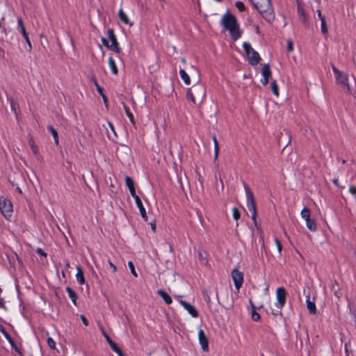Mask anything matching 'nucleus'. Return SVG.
Masks as SVG:
<instances>
[{
	"label": "nucleus",
	"mask_w": 356,
	"mask_h": 356,
	"mask_svg": "<svg viewBox=\"0 0 356 356\" xmlns=\"http://www.w3.org/2000/svg\"><path fill=\"white\" fill-rule=\"evenodd\" d=\"M221 24L229 32L234 40H236L241 38L242 32L239 29L236 18L233 15L227 12L221 19Z\"/></svg>",
	"instance_id": "1"
},
{
	"label": "nucleus",
	"mask_w": 356,
	"mask_h": 356,
	"mask_svg": "<svg viewBox=\"0 0 356 356\" xmlns=\"http://www.w3.org/2000/svg\"><path fill=\"white\" fill-rule=\"evenodd\" d=\"M261 16L269 23L275 19V13L270 0H249Z\"/></svg>",
	"instance_id": "2"
},
{
	"label": "nucleus",
	"mask_w": 356,
	"mask_h": 356,
	"mask_svg": "<svg viewBox=\"0 0 356 356\" xmlns=\"http://www.w3.org/2000/svg\"><path fill=\"white\" fill-rule=\"evenodd\" d=\"M337 82L341 85L342 89L349 94L353 95L356 92V79L353 77V84L349 83L348 76L332 66Z\"/></svg>",
	"instance_id": "3"
},
{
	"label": "nucleus",
	"mask_w": 356,
	"mask_h": 356,
	"mask_svg": "<svg viewBox=\"0 0 356 356\" xmlns=\"http://www.w3.org/2000/svg\"><path fill=\"white\" fill-rule=\"evenodd\" d=\"M186 95L193 104H200L206 95V88L202 83H197L188 90Z\"/></svg>",
	"instance_id": "4"
},
{
	"label": "nucleus",
	"mask_w": 356,
	"mask_h": 356,
	"mask_svg": "<svg viewBox=\"0 0 356 356\" xmlns=\"http://www.w3.org/2000/svg\"><path fill=\"white\" fill-rule=\"evenodd\" d=\"M244 188L247 197V207L249 211L252 213V219L253 220L254 225L257 228L259 234H261V237L262 238L261 229L257 221V209L253 193H252V191H250V189L249 188L246 184H244Z\"/></svg>",
	"instance_id": "5"
},
{
	"label": "nucleus",
	"mask_w": 356,
	"mask_h": 356,
	"mask_svg": "<svg viewBox=\"0 0 356 356\" xmlns=\"http://www.w3.org/2000/svg\"><path fill=\"white\" fill-rule=\"evenodd\" d=\"M286 291L284 287H279L276 289V302L275 307L278 309L276 312H273L274 316L281 314V310L286 303Z\"/></svg>",
	"instance_id": "6"
},
{
	"label": "nucleus",
	"mask_w": 356,
	"mask_h": 356,
	"mask_svg": "<svg viewBox=\"0 0 356 356\" xmlns=\"http://www.w3.org/2000/svg\"><path fill=\"white\" fill-rule=\"evenodd\" d=\"M108 40L102 38V43L108 49L115 51L120 52V48L118 46V42L117 41V38L115 35L114 31L113 29H108L107 31Z\"/></svg>",
	"instance_id": "7"
},
{
	"label": "nucleus",
	"mask_w": 356,
	"mask_h": 356,
	"mask_svg": "<svg viewBox=\"0 0 356 356\" xmlns=\"http://www.w3.org/2000/svg\"><path fill=\"white\" fill-rule=\"evenodd\" d=\"M243 47L248 56L249 63L252 65H255L258 64L261 59L259 54L256 51H254V49L248 42H244L243 44Z\"/></svg>",
	"instance_id": "8"
},
{
	"label": "nucleus",
	"mask_w": 356,
	"mask_h": 356,
	"mask_svg": "<svg viewBox=\"0 0 356 356\" xmlns=\"http://www.w3.org/2000/svg\"><path fill=\"white\" fill-rule=\"evenodd\" d=\"M0 211L7 219L10 218L13 215V204L8 199L4 197H0Z\"/></svg>",
	"instance_id": "9"
},
{
	"label": "nucleus",
	"mask_w": 356,
	"mask_h": 356,
	"mask_svg": "<svg viewBox=\"0 0 356 356\" xmlns=\"http://www.w3.org/2000/svg\"><path fill=\"white\" fill-rule=\"evenodd\" d=\"M300 215L305 220L307 227L312 232H316L317 225L315 220L310 218V210L307 207H304L301 211Z\"/></svg>",
	"instance_id": "10"
},
{
	"label": "nucleus",
	"mask_w": 356,
	"mask_h": 356,
	"mask_svg": "<svg viewBox=\"0 0 356 356\" xmlns=\"http://www.w3.org/2000/svg\"><path fill=\"white\" fill-rule=\"evenodd\" d=\"M232 277L235 287L238 290L243 282V275L238 269H234L232 272Z\"/></svg>",
	"instance_id": "11"
},
{
	"label": "nucleus",
	"mask_w": 356,
	"mask_h": 356,
	"mask_svg": "<svg viewBox=\"0 0 356 356\" xmlns=\"http://www.w3.org/2000/svg\"><path fill=\"white\" fill-rule=\"evenodd\" d=\"M179 303L193 318L198 317L199 312L192 305L183 300H180Z\"/></svg>",
	"instance_id": "12"
},
{
	"label": "nucleus",
	"mask_w": 356,
	"mask_h": 356,
	"mask_svg": "<svg viewBox=\"0 0 356 356\" xmlns=\"http://www.w3.org/2000/svg\"><path fill=\"white\" fill-rule=\"evenodd\" d=\"M261 74L263 79L261 80V82L264 86H266L268 83L269 78L271 76V72L270 70V65L268 64H265L263 65Z\"/></svg>",
	"instance_id": "13"
},
{
	"label": "nucleus",
	"mask_w": 356,
	"mask_h": 356,
	"mask_svg": "<svg viewBox=\"0 0 356 356\" xmlns=\"http://www.w3.org/2000/svg\"><path fill=\"white\" fill-rule=\"evenodd\" d=\"M198 339L204 351L209 350L208 339L203 330L200 329L198 331Z\"/></svg>",
	"instance_id": "14"
},
{
	"label": "nucleus",
	"mask_w": 356,
	"mask_h": 356,
	"mask_svg": "<svg viewBox=\"0 0 356 356\" xmlns=\"http://www.w3.org/2000/svg\"><path fill=\"white\" fill-rule=\"evenodd\" d=\"M136 204L140 211V215L142 218L147 221V216L145 211V209L143 205L142 201L140 197L136 198L135 200Z\"/></svg>",
	"instance_id": "15"
},
{
	"label": "nucleus",
	"mask_w": 356,
	"mask_h": 356,
	"mask_svg": "<svg viewBox=\"0 0 356 356\" xmlns=\"http://www.w3.org/2000/svg\"><path fill=\"white\" fill-rule=\"evenodd\" d=\"M76 278L77 282L80 284H85V278H84V275H83V272L82 270L81 267L79 265L76 266Z\"/></svg>",
	"instance_id": "16"
},
{
	"label": "nucleus",
	"mask_w": 356,
	"mask_h": 356,
	"mask_svg": "<svg viewBox=\"0 0 356 356\" xmlns=\"http://www.w3.org/2000/svg\"><path fill=\"white\" fill-rule=\"evenodd\" d=\"M157 294L159 295L162 298V299L164 300V302L166 304L170 305L172 303V298L164 290H163V289L158 290Z\"/></svg>",
	"instance_id": "17"
},
{
	"label": "nucleus",
	"mask_w": 356,
	"mask_h": 356,
	"mask_svg": "<svg viewBox=\"0 0 356 356\" xmlns=\"http://www.w3.org/2000/svg\"><path fill=\"white\" fill-rule=\"evenodd\" d=\"M118 17L124 24H129L130 26L133 25V23L130 22L127 15L121 8L119 10Z\"/></svg>",
	"instance_id": "18"
},
{
	"label": "nucleus",
	"mask_w": 356,
	"mask_h": 356,
	"mask_svg": "<svg viewBox=\"0 0 356 356\" xmlns=\"http://www.w3.org/2000/svg\"><path fill=\"white\" fill-rule=\"evenodd\" d=\"M65 290H66L69 297L71 298L73 304L74 305H76L77 296H76V293H75V291L69 286L66 287Z\"/></svg>",
	"instance_id": "19"
},
{
	"label": "nucleus",
	"mask_w": 356,
	"mask_h": 356,
	"mask_svg": "<svg viewBox=\"0 0 356 356\" xmlns=\"http://www.w3.org/2000/svg\"><path fill=\"white\" fill-rule=\"evenodd\" d=\"M95 85L96 86L97 92L102 97L104 104L106 105V106H108V99L103 92V88L101 86H99V85L97 83V82L96 81H95Z\"/></svg>",
	"instance_id": "20"
},
{
	"label": "nucleus",
	"mask_w": 356,
	"mask_h": 356,
	"mask_svg": "<svg viewBox=\"0 0 356 356\" xmlns=\"http://www.w3.org/2000/svg\"><path fill=\"white\" fill-rule=\"evenodd\" d=\"M108 343L110 345L111 349L114 352H115L119 356H122L123 355L120 348L117 346V344L115 342H113L112 341V339L111 340H108Z\"/></svg>",
	"instance_id": "21"
},
{
	"label": "nucleus",
	"mask_w": 356,
	"mask_h": 356,
	"mask_svg": "<svg viewBox=\"0 0 356 356\" xmlns=\"http://www.w3.org/2000/svg\"><path fill=\"white\" fill-rule=\"evenodd\" d=\"M108 343L110 345L111 349L114 352H115L119 356H122L123 355L120 348L117 346V344L115 342H113L112 341V339L111 340H108Z\"/></svg>",
	"instance_id": "22"
},
{
	"label": "nucleus",
	"mask_w": 356,
	"mask_h": 356,
	"mask_svg": "<svg viewBox=\"0 0 356 356\" xmlns=\"http://www.w3.org/2000/svg\"><path fill=\"white\" fill-rule=\"evenodd\" d=\"M252 307L251 316L254 321H258L260 319V315L256 312L255 307L253 305L252 300H250Z\"/></svg>",
	"instance_id": "23"
},
{
	"label": "nucleus",
	"mask_w": 356,
	"mask_h": 356,
	"mask_svg": "<svg viewBox=\"0 0 356 356\" xmlns=\"http://www.w3.org/2000/svg\"><path fill=\"white\" fill-rule=\"evenodd\" d=\"M179 74H180L181 79L184 81V82L186 85H189L191 83V79H190L188 74L185 72V70L181 69L179 70Z\"/></svg>",
	"instance_id": "24"
},
{
	"label": "nucleus",
	"mask_w": 356,
	"mask_h": 356,
	"mask_svg": "<svg viewBox=\"0 0 356 356\" xmlns=\"http://www.w3.org/2000/svg\"><path fill=\"white\" fill-rule=\"evenodd\" d=\"M108 65L111 70V72L114 74H117L118 72V70L117 66L115 65V62L112 57H110L108 58Z\"/></svg>",
	"instance_id": "25"
},
{
	"label": "nucleus",
	"mask_w": 356,
	"mask_h": 356,
	"mask_svg": "<svg viewBox=\"0 0 356 356\" xmlns=\"http://www.w3.org/2000/svg\"><path fill=\"white\" fill-rule=\"evenodd\" d=\"M306 302H307V307L308 310L310 312V313L316 314V307L315 303L310 301L309 298L307 300Z\"/></svg>",
	"instance_id": "26"
},
{
	"label": "nucleus",
	"mask_w": 356,
	"mask_h": 356,
	"mask_svg": "<svg viewBox=\"0 0 356 356\" xmlns=\"http://www.w3.org/2000/svg\"><path fill=\"white\" fill-rule=\"evenodd\" d=\"M0 332L3 334V336L6 337V339L8 340V341L11 344L14 345V341L12 339L11 337L9 335V334L6 331L4 327L0 325Z\"/></svg>",
	"instance_id": "27"
},
{
	"label": "nucleus",
	"mask_w": 356,
	"mask_h": 356,
	"mask_svg": "<svg viewBox=\"0 0 356 356\" xmlns=\"http://www.w3.org/2000/svg\"><path fill=\"white\" fill-rule=\"evenodd\" d=\"M48 130L52 134L54 139L55 140V143L56 145H58V135L56 130L52 126H49Z\"/></svg>",
	"instance_id": "28"
},
{
	"label": "nucleus",
	"mask_w": 356,
	"mask_h": 356,
	"mask_svg": "<svg viewBox=\"0 0 356 356\" xmlns=\"http://www.w3.org/2000/svg\"><path fill=\"white\" fill-rule=\"evenodd\" d=\"M22 35H23L24 38L25 39L28 46H29V51H31L32 49V45L31 43V41L29 38L28 33L26 31V29H23L22 31L20 32Z\"/></svg>",
	"instance_id": "29"
},
{
	"label": "nucleus",
	"mask_w": 356,
	"mask_h": 356,
	"mask_svg": "<svg viewBox=\"0 0 356 356\" xmlns=\"http://www.w3.org/2000/svg\"><path fill=\"white\" fill-rule=\"evenodd\" d=\"M270 86H271V90L273 92V93L276 96V97H278L279 96V88H278V86L277 84V82L276 81H273L270 83Z\"/></svg>",
	"instance_id": "30"
},
{
	"label": "nucleus",
	"mask_w": 356,
	"mask_h": 356,
	"mask_svg": "<svg viewBox=\"0 0 356 356\" xmlns=\"http://www.w3.org/2000/svg\"><path fill=\"white\" fill-rule=\"evenodd\" d=\"M123 108H124V110L127 115L129 118L130 121L132 122V124H134L133 114L130 112L129 108H128V106L125 104H124V103H123Z\"/></svg>",
	"instance_id": "31"
},
{
	"label": "nucleus",
	"mask_w": 356,
	"mask_h": 356,
	"mask_svg": "<svg viewBox=\"0 0 356 356\" xmlns=\"http://www.w3.org/2000/svg\"><path fill=\"white\" fill-rule=\"evenodd\" d=\"M232 211L233 218L236 220H238L241 217V214H240V212L238 211V209L236 207H233L232 209Z\"/></svg>",
	"instance_id": "32"
},
{
	"label": "nucleus",
	"mask_w": 356,
	"mask_h": 356,
	"mask_svg": "<svg viewBox=\"0 0 356 356\" xmlns=\"http://www.w3.org/2000/svg\"><path fill=\"white\" fill-rule=\"evenodd\" d=\"M125 183L129 189L134 186L132 179L129 176L125 177Z\"/></svg>",
	"instance_id": "33"
},
{
	"label": "nucleus",
	"mask_w": 356,
	"mask_h": 356,
	"mask_svg": "<svg viewBox=\"0 0 356 356\" xmlns=\"http://www.w3.org/2000/svg\"><path fill=\"white\" fill-rule=\"evenodd\" d=\"M128 266H129V268L130 269V271L131 273V274L135 277H138V274L135 270V267H134V265L133 264L132 261H129L128 262Z\"/></svg>",
	"instance_id": "34"
},
{
	"label": "nucleus",
	"mask_w": 356,
	"mask_h": 356,
	"mask_svg": "<svg viewBox=\"0 0 356 356\" xmlns=\"http://www.w3.org/2000/svg\"><path fill=\"white\" fill-rule=\"evenodd\" d=\"M321 31L322 33L325 34L327 33V28L326 26L325 19H322V21H321Z\"/></svg>",
	"instance_id": "35"
},
{
	"label": "nucleus",
	"mask_w": 356,
	"mask_h": 356,
	"mask_svg": "<svg viewBox=\"0 0 356 356\" xmlns=\"http://www.w3.org/2000/svg\"><path fill=\"white\" fill-rule=\"evenodd\" d=\"M29 145L31 146V148L33 152L35 154H36L38 153V149H37V147L35 145V143H34V141L33 140L32 138H30V140H29Z\"/></svg>",
	"instance_id": "36"
},
{
	"label": "nucleus",
	"mask_w": 356,
	"mask_h": 356,
	"mask_svg": "<svg viewBox=\"0 0 356 356\" xmlns=\"http://www.w3.org/2000/svg\"><path fill=\"white\" fill-rule=\"evenodd\" d=\"M47 342L50 348H51V349L56 348V343L52 338L48 337Z\"/></svg>",
	"instance_id": "37"
},
{
	"label": "nucleus",
	"mask_w": 356,
	"mask_h": 356,
	"mask_svg": "<svg viewBox=\"0 0 356 356\" xmlns=\"http://www.w3.org/2000/svg\"><path fill=\"white\" fill-rule=\"evenodd\" d=\"M235 6L241 12L245 10V7L242 1H236Z\"/></svg>",
	"instance_id": "38"
},
{
	"label": "nucleus",
	"mask_w": 356,
	"mask_h": 356,
	"mask_svg": "<svg viewBox=\"0 0 356 356\" xmlns=\"http://www.w3.org/2000/svg\"><path fill=\"white\" fill-rule=\"evenodd\" d=\"M298 12L300 14V15L302 17V21L306 22V15L305 13L304 10L301 7L298 8Z\"/></svg>",
	"instance_id": "39"
},
{
	"label": "nucleus",
	"mask_w": 356,
	"mask_h": 356,
	"mask_svg": "<svg viewBox=\"0 0 356 356\" xmlns=\"http://www.w3.org/2000/svg\"><path fill=\"white\" fill-rule=\"evenodd\" d=\"M9 102L10 104L12 111H13L15 113H17V105L15 103L14 100L12 98H10L9 99Z\"/></svg>",
	"instance_id": "40"
},
{
	"label": "nucleus",
	"mask_w": 356,
	"mask_h": 356,
	"mask_svg": "<svg viewBox=\"0 0 356 356\" xmlns=\"http://www.w3.org/2000/svg\"><path fill=\"white\" fill-rule=\"evenodd\" d=\"M349 192L355 196L356 201V186L355 185H350L349 186Z\"/></svg>",
	"instance_id": "41"
},
{
	"label": "nucleus",
	"mask_w": 356,
	"mask_h": 356,
	"mask_svg": "<svg viewBox=\"0 0 356 356\" xmlns=\"http://www.w3.org/2000/svg\"><path fill=\"white\" fill-rule=\"evenodd\" d=\"M275 245L277 246V250H278L279 253L281 254V252H282V245H281V243L280 242V241L278 240V238L277 237L275 238Z\"/></svg>",
	"instance_id": "42"
},
{
	"label": "nucleus",
	"mask_w": 356,
	"mask_h": 356,
	"mask_svg": "<svg viewBox=\"0 0 356 356\" xmlns=\"http://www.w3.org/2000/svg\"><path fill=\"white\" fill-rule=\"evenodd\" d=\"M17 24H18V26L19 28V31H22L23 29H25V27L24 26V24H23V21L22 19V18H18L17 19Z\"/></svg>",
	"instance_id": "43"
},
{
	"label": "nucleus",
	"mask_w": 356,
	"mask_h": 356,
	"mask_svg": "<svg viewBox=\"0 0 356 356\" xmlns=\"http://www.w3.org/2000/svg\"><path fill=\"white\" fill-rule=\"evenodd\" d=\"M286 48H287L288 51H293V42H292V40H287Z\"/></svg>",
	"instance_id": "44"
},
{
	"label": "nucleus",
	"mask_w": 356,
	"mask_h": 356,
	"mask_svg": "<svg viewBox=\"0 0 356 356\" xmlns=\"http://www.w3.org/2000/svg\"><path fill=\"white\" fill-rule=\"evenodd\" d=\"M129 190L130 191V193H131V196L134 198V200H136V198H138L139 197V196L137 195L136 193V191H135L134 186L131 188H129Z\"/></svg>",
	"instance_id": "45"
},
{
	"label": "nucleus",
	"mask_w": 356,
	"mask_h": 356,
	"mask_svg": "<svg viewBox=\"0 0 356 356\" xmlns=\"http://www.w3.org/2000/svg\"><path fill=\"white\" fill-rule=\"evenodd\" d=\"M101 331L102 332V334L104 335V337H105L106 341L108 342V340H111V339L109 337V336L107 334V333L106 332V331L104 330V327H101Z\"/></svg>",
	"instance_id": "46"
},
{
	"label": "nucleus",
	"mask_w": 356,
	"mask_h": 356,
	"mask_svg": "<svg viewBox=\"0 0 356 356\" xmlns=\"http://www.w3.org/2000/svg\"><path fill=\"white\" fill-rule=\"evenodd\" d=\"M108 125L111 131L114 134L115 136H117L113 124L111 122H108Z\"/></svg>",
	"instance_id": "47"
},
{
	"label": "nucleus",
	"mask_w": 356,
	"mask_h": 356,
	"mask_svg": "<svg viewBox=\"0 0 356 356\" xmlns=\"http://www.w3.org/2000/svg\"><path fill=\"white\" fill-rule=\"evenodd\" d=\"M80 318H81V321H82L83 323L86 326H87V325H88V322L87 318L85 317V316H83V315H82V314H81V315L80 316Z\"/></svg>",
	"instance_id": "48"
},
{
	"label": "nucleus",
	"mask_w": 356,
	"mask_h": 356,
	"mask_svg": "<svg viewBox=\"0 0 356 356\" xmlns=\"http://www.w3.org/2000/svg\"><path fill=\"white\" fill-rule=\"evenodd\" d=\"M213 143H214V149L219 148L218 143L216 136H213Z\"/></svg>",
	"instance_id": "49"
},
{
	"label": "nucleus",
	"mask_w": 356,
	"mask_h": 356,
	"mask_svg": "<svg viewBox=\"0 0 356 356\" xmlns=\"http://www.w3.org/2000/svg\"><path fill=\"white\" fill-rule=\"evenodd\" d=\"M219 148L214 149V160L216 161L218 157Z\"/></svg>",
	"instance_id": "50"
},
{
	"label": "nucleus",
	"mask_w": 356,
	"mask_h": 356,
	"mask_svg": "<svg viewBox=\"0 0 356 356\" xmlns=\"http://www.w3.org/2000/svg\"><path fill=\"white\" fill-rule=\"evenodd\" d=\"M108 264L110 267L112 268L113 271L116 272L117 268L111 261H108Z\"/></svg>",
	"instance_id": "51"
},
{
	"label": "nucleus",
	"mask_w": 356,
	"mask_h": 356,
	"mask_svg": "<svg viewBox=\"0 0 356 356\" xmlns=\"http://www.w3.org/2000/svg\"><path fill=\"white\" fill-rule=\"evenodd\" d=\"M317 13H318V17L321 21H322V19H325V17L322 15L321 11L320 10H317Z\"/></svg>",
	"instance_id": "52"
},
{
	"label": "nucleus",
	"mask_w": 356,
	"mask_h": 356,
	"mask_svg": "<svg viewBox=\"0 0 356 356\" xmlns=\"http://www.w3.org/2000/svg\"><path fill=\"white\" fill-rule=\"evenodd\" d=\"M37 252H38L39 254H40V255H42V256H44V257H46V256H47L46 253H45V252H44L41 248H38V249L37 250Z\"/></svg>",
	"instance_id": "53"
},
{
	"label": "nucleus",
	"mask_w": 356,
	"mask_h": 356,
	"mask_svg": "<svg viewBox=\"0 0 356 356\" xmlns=\"http://www.w3.org/2000/svg\"><path fill=\"white\" fill-rule=\"evenodd\" d=\"M151 228L153 231H155L156 230V224L155 222H152L151 223Z\"/></svg>",
	"instance_id": "54"
},
{
	"label": "nucleus",
	"mask_w": 356,
	"mask_h": 356,
	"mask_svg": "<svg viewBox=\"0 0 356 356\" xmlns=\"http://www.w3.org/2000/svg\"><path fill=\"white\" fill-rule=\"evenodd\" d=\"M333 183H334L336 186H338V184H339V181H338V179H334V180H333Z\"/></svg>",
	"instance_id": "55"
},
{
	"label": "nucleus",
	"mask_w": 356,
	"mask_h": 356,
	"mask_svg": "<svg viewBox=\"0 0 356 356\" xmlns=\"http://www.w3.org/2000/svg\"><path fill=\"white\" fill-rule=\"evenodd\" d=\"M70 267V264L69 262H67L65 264V269H68Z\"/></svg>",
	"instance_id": "56"
},
{
	"label": "nucleus",
	"mask_w": 356,
	"mask_h": 356,
	"mask_svg": "<svg viewBox=\"0 0 356 356\" xmlns=\"http://www.w3.org/2000/svg\"><path fill=\"white\" fill-rule=\"evenodd\" d=\"M175 298H176L177 299H178V300H179V301L181 300V299H180V298H181V296H175Z\"/></svg>",
	"instance_id": "57"
},
{
	"label": "nucleus",
	"mask_w": 356,
	"mask_h": 356,
	"mask_svg": "<svg viewBox=\"0 0 356 356\" xmlns=\"http://www.w3.org/2000/svg\"><path fill=\"white\" fill-rule=\"evenodd\" d=\"M207 302H209L210 301V298L208 297V298H207Z\"/></svg>",
	"instance_id": "58"
},
{
	"label": "nucleus",
	"mask_w": 356,
	"mask_h": 356,
	"mask_svg": "<svg viewBox=\"0 0 356 356\" xmlns=\"http://www.w3.org/2000/svg\"><path fill=\"white\" fill-rule=\"evenodd\" d=\"M62 275L63 277H65V273L63 271L62 272Z\"/></svg>",
	"instance_id": "59"
},
{
	"label": "nucleus",
	"mask_w": 356,
	"mask_h": 356,
	"mask_svg": "<svg viewBox=\"0 0 356 356\" xmlns=\"http://www.w3.org/2000/svg\"><path fill=\"white\" fill-rule=\"evenodd\" d=\"M262 356H264V355H262Z\"/></svg>",
	"instance_id": "60"
}]
</instances>
